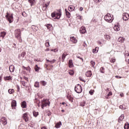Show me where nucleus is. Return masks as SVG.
<instances>
[{
	"mask_svg": "<svg viewBox=\"0 0 129 129\" xmlns=\"http://www.w3.org/2000/svg\"><path fill=\"white\" fill-rule=\"evenodd\" d=\"M62 16V13H61V9H58V12H54L51 13L52 18H54V20H59Z\"/></svg>",
	"mask_w": 129,
	"mask_h": 129,
	"instance_id": "1",
	"label": "nucleus"
},
{
	"mask_svg": "<svg viewBox=\"0 0 129 129\" xmlns=\"http://www.w3.org/2000/svg\"><path fill=\"white\" fill-rule=\"evenodd\" d=\"M15 38H16V39H18L20 43H22V42H23V40H22V36H21V29H18L15 30Z\"/></svg>",
	"mask_w": 129,
	"mask_h": 129,
	"instance_id": "2",
	"label": "nucleus"
},
{
	"mask_svg": "<svg viewBox=\"0 0 129 129\" xmlns=\"http://www.w3.org/2000/svg\"><path fill=\"white\" fill-rule=\"evenodd\" d=\"M5 17L7 21L9 22L10 24H12V22H14V15L13 14H10L7 12Z\"/></svg>",
	"mask_w": 129,
	"mask_h": 129,
	"instance_id": "3",
	"label": "nucleus"
},
{
	"mask_svg": "<svg viewBox=\"0 0 129 129\" xmlns=\"http://www.w3.org/2000/svg\"><path fill=\"white\" fill-rule=\"evenodd\" d=\"M47 99H43L41 101V108L42 109H44V107H46L47 105H50V102L48 101V102H47Z\"/></svg>",
	"mask_w": 129,
	"mask_h": 129,
	"instance_id": "4",
	"label": "nucleus"
},
{
	"mask_svg": "<svg viewBox=\"0 0 129 129\" xmlns=\"http://www.w3.org/2000/svg\"><path fill=\"white\" fill-rule=\"evenodd\" d=\"M75 91L77 92V93H81L82 92V87L80 84H78L75 87Z\"/></svg>",
	"mask_w": 129,
	"mask_h": 129,
	"instance_id": "5",
	"label": "nucleus"
},
{
	"mask_svg": "<svg viewBox=\"0 0 129 129\" xmlns=\"http://www.w3.org/2000/svg\"><path fill=\"white\" fill-rule=\"evenodd\" d=\"M8 123L7 118L5 117H2L0 119V124L1 125H6Z\"/></svg>",
	"mask_w": 129,
	"mask_h": 129,
	"instance_id": "6",
	"label": "nucleus"
},
{
	"mask_svg": "<svg viewBox=\"0 0 129 129\" xmlns=\"http://www.w3.org/2000/svg\"><path fill=\"white\" fill-rule=\"evenodd\" d=\"M108 13L106 16L104 17V20L106 21V22H107L108 23H112V21H113V19L111 18L109 19V16L108 15Z\"/></svg>",
	"mask_w": 129,
	"mask_h": 129,
	"instance_id": "7",
	"label": "nucleus"
},
{
	"mask_svg": "<svg viewBox=\"0 0 129 129\" xmlns=\"http://www.w3.org/2000/svg\"><path fill=\"white\" fill-rule=\"evenodd\" d=\"M86 32V28L85 26H83L80 28V33H81V34H85Z\"/></svg>",
	"mask_w": 129,
	"mask_h": 129,
	"instance_id": "8",
	"label": "nucleus"
},
{
	"mask_svg": "<svg viewBox=\"0 0 129 129\" xmlns=\"http://www.w3.org/2000/svg\"><path fill=\"white\" fill-rule=\"evenodd\" d=\"M11 106L13 109H16V106H17V101L16 100H13L12 102H11Z\"/></svg>",
	"mask_w": 129,
	"mask_h": 129,
	"instance_id": "9",
	"label": "nucleus"
},
{
	"mask_svg": "<svg viewBox=\"0 0 129 129\" xmlns=\"http://www.w3.org/2000/svg\"><path fill=\"white\" fill-rule=\"evenodd\" d=\"M123 21H127L129 19V14L127 13H125L123 14Z\"/></svg>",
	"mask_w": 129,
	"mask_h": 129,
	"instance_id": "10",
	"label": "nucleus"
},
{
	"mask_svg": "<svg viewBox=\"0 0 129 129\" xmlns=\"http://www.w3.org/2000/svg\"><path fill=\"white\" fill-rule=\"evenodd\" d=\"M23 118L25 120V122L29 121V117H28V114L27 113L23 114Z\"/></svg>",
	"mask_w": 129,
	"mask_h": 129,
	"instance_id": "11",
	"label": "nucleus"
},
{
	"mask_svg": "<svg viewBox=\"0 0 129 129\" xmlns=\"http://www.w3.org/2000/svg\"><path fill=\"white\" fill-rule=\"evenodd\" d=\"M114 30L116 32H118V31H119V30H120V26L119 25V24H118L116 25H115V26L114 27Z\"/></svg>",
	"mask_w": 129,
	"mask_h": 129,
	"instance_id": "12",
	"label": "nucleus"
},
{
	"mask_svg": "<svg viewBox=\"0 0 129 129\" xmlns=\"http://www.w3.org/2000/svg\"><path fill=\"white\" fill-rule=\"evenodd\" d=\"M69 67L70 68H73V67H74V64H73V60H72V59L69 60Z\"/></svg>",
	"mask_w": 129,
	"mask_h": 129,
	"instance_id": "13",
	"label": "nucleus"
},
{
	"mask_svg": "<svg viewBox=\"0 0 129 129\" xmlns=\"http://www.w3.org/2000/svg\"><path fill=\"white\" fill-rule=\"evenodd\" d=\"M21 107L22 108H27V102H26V101H23L22 102H21Z\"/></svg>",
	"mask_w": 129,
	"mask_h": 129,
	"instance_id": "14",
	"label": "nucleus"
},
{
	"mask_svg": "<svg viewBox=\"0 0 129 129\" xmlns=\"http://www.w3.org/2000/svg\"><path fill=\"white\" fill-rule=\"evenodd\" d=\"M65 12L67 18H68V19H70V17H71V14H70V12L67 11V9H65Z\"/></svg>",
	"mask_w": 129,
	"mask_h": 129,
	"instance_id": "15",
	"label": "nucleus"
},
{
	"mask_svg": "<svg viewBox=\"0 0 129 129\" xmlns=\"http://www.w3.org/2000/svg\"><path fill=\"white\" fill-rule=\"evenodd\" d=\"M92 75V73L91 72V71H88L86 73V76L87 77H91Z\"/></svg>",
	"mask_w": 129,
	"mask_h": 129,
	"instance_id": "16",
	"label": "nucleus"
},
{
	"mask_svg": "<svg viewBox=\"0 0 129 129\" xmlns=\"http://www.w3.org/2000/svg\"><path fill=\"white\" fill-rule=\"evenodd\" d=\"M75 10V7L72 5H71L69 7V12H73Z\"/></svg>",
	"mask_w": 129,
	"mask_h": 129,
	"instance_id": "17",
	"label": "nucleus"
},
{
	"mask_svg": "<svg viewBox=\"0 0 129 129\" xmlns=\"http://www.w3.org/2000/svg\"><path fill=\"white\" fill-rule=\"evenodd\" d=\"M6 35H7L6 32H5V31L2 32L0 34V37L1 38H3V39H4V37L6 36Z\"/></svg>",
	"mask_w": 129,
	"mask_h": 129,
	"instance_id": "18",
	"label": "nucleus"
},
{
	"mask_svg": "<svg viewBox=\"0 0 129 129\" xmlns=\"http://www.w3.org/2000/svg\"><path fill=\"white\" fill-rule=\"evenodd\" d=\"M123 118H124V115H123V114H121V115H120V116L118 118V122H120V121H121V120H123ZM119 120L120 121H119Z\"/></svg>",
	"mask_w": 129,
	"mask_h": 129,
	"instance_id": "19",
	"label": "nucleus"
},
{
	"mask_svg": "<svg viewBox=\"0 0 129 129\" xmlns=\"http://www.w3.org/2000/svg\"><path fill=\"white\" fill-rule=\"evenodd\" d=\"M117 41L118 42H120V43H123L124 39H123V38L122 37H120L118 38Z\"/></svg>",
	"mask_w": 129,
	"mask_h": 129,
	"instance_id": "20",
	"label": "nucleus"
},
{
	"mask_svg": "<svg viewBox=\"0 0 129 129\" xmlns=\"http://www.w3.org/2000/svg\"><path fill=\"white\" fill-rule=\"evenodd\" d=\"M48 6L46 3L43 4V7L42 8L43 11H46V10H47V8H48Z\"/></svg>",
	"mask_w": 129,
	"mask_h": 129,
	"instance_id": "21",
	"label": "nucleus"
},
{
	"mask_svg": "<svg viewBox=\"0 0 129 129\" xmlns=\"http://www.w3.org/2000/svg\"><path fill=\"white\" fill-rule=\"evenodd\" d=\"M61 124H62V123L61 122H60L59 123H57L55 126L56 128H59V127H60Z\"/></svg>",
	"mask_w": 129,
	"mask_h": 129,
	"instance_id": "22",
	"label": "nucleus"
},
{
	"mask_svg": "<svg viewBox=\"0 0 129 129\" xmlns=\"http://www.w3.org/2000/svg\"><path fill=\"white\" fill-rule=\"evenodd\" d=\"M28 3L30 4L31 6H34V4H35V0H28Z\"/></svg>",
	"mask_w": 129,
	"mask_h": 129,
	"instance_id": "23",
	"label": "nucleus"
},
{
	"mask_svg": "<svg viewBox=\"0 0 129 129\" xmlns=\"http://www.w3.org/2000/svg\"><path fill=\"white\" fill-rule=\"evenodd\" d=\"M33 116H35V117H37L38 115H39V112H36L35 111H33Z\"/></svg>",
	"mask_w": 129,
	"mask_h": 129,
	"instance_id": "24",
	"label": "nucleus"
},
{
	"mask_svg": "<svg viewBox=\"0 0 129 129\" xmlns=\"http://www.w3.org/2000/svg\"><path fill=\"white\" fill-rule=\"evenodd\" d=\"M34 69H35V72H39V70H40V68H39V67H38L37 64H36L35 66Z\"/></svg>",
	"mask_w": 129,
	"mask_h": 129,
	"instance_id": "25",
	"label": "nucleus"
},
{
	"mask_svg": "<svg viewBox=\"0 0 129 129\" xmlns=\"http://www.w3.org/2000/svg\"><path fill=\"white\" fill-rule=\"evenodd\" d=\"M8 92H9V93H10V94H13V93H14V92H15V90H14L13 89H9Z\"/></svg>",
	"mask_w": 129,
	"mask_h": 129,
	"instance_id": "26",
	"label": "nucleus"
},
{
	"mask_svg": "<svg viewBox=\"0 0 129 129\" xmlns=\"http://www.w3.org/2000/svg\"><path fill=\"white\" fill-rule=\"evenodd\" d=\"M61 58H62V62H64L65 60V58H66V54L64 53H63L61 55Z\"/></svg>",
	"mask_w": 129,
	"mask_h": 129,
	"instance_id": "27",
	"label": "nucleus"
},
{
	"mask_svg": "<svg viewBox=\"0 0 129 129\" xmlns=\"http://www.w3.org/2000/svg\"><path fill=\"white\" fill-rule=\"evenodd\" d=\"M124 129H129V123H125L124 126Z\"/></svg>",
	"mask_w": 129,
	"mask_h": 129,
	"instance_id": "28",
	"label": "nucleus"
},
{
	"mask_svg": "<svg viewBox=\"0 0 129 129\" xmlns=\"http://www.w3.org/2000/svg\"><path fill=\"white\" fill-rule=\"evenodd\" d=\"M40 84H42V85L43 86H46L47 82H46L45 81H40Z\"/></svg>",
	"mask_w": 129,
	"mask_h": 129,
	"instance_id": "29",
	"label": "nucleus"
},
{
	"mask_svg": "<svg viewBox=\"0 0 129 129\" xmlns=\"http://www.w3.org/2000/svg\"><path fill=\"white\" fill-rule=\"evenodd\" d=\"M35 87H36L37 88H39V83L38 82H36L34 84Z\"/></svg>",
	"mask_w": 129,
	"mask_h": 129,
	"instance_id": "30",
	"label": "nucleus"
},
{
	"mask_svg": "<svg viewBox=\"0 0 129 129\" xmlns=\"http://www.w3.org/2000/svg\"><path fill=\"white\" fill-rule=\"evenodd\" d=\"M104 37L106 40H109L110 39V36L108 35H105Z\"/></svg>",
	"mask_w": 129,
	"mask_h": 129,
	"instance_id": "31",
	"label": "nucleus"
},
{
	"mask_svg": "<svg viewBox=\"0 0 129 129\" xmlns=\"http://www.w3.org/2000/svg\"><path fill=\"white\" fill-rule=\"evenodd\" d=\"M100 72H101V73H104V68L101 67L100 69Z\"/></svg>",
	"mask_w": 129,
	"mask_h": 129,
	"instance_id": "32",
	"label": "nucleus"
},
{
	"mask_svg": "<svg viewBox=\"0 0 129 129\" xmlns=\"http://www.w3.org/2000/svg\"><path fill=\"white\" fill-rule=\"evenodd\" d=\"M31 28L34 30H34H35V31H38V27H35L34 25H32V26H31Z\"/></svg>",
	"mask_w": 129,
	"mask_h": 129,
	"instance_id": "33",
	"label": "nucleus"
},
{
	"mask_svg": "<svg viewBox=\"0 0 129 129\" xmlns=\"http://www.w3.org/2000/svg\"><path fill=\"white\" fill-rule=\"evenodd\" d=\"M45 46L46 47H50V42H49V41H48V40H46V42L45 43Z\"/></svg>",
	"mask_w": 129,
	"mask_h": 129,
	"instance_id": "34",
	"label": "nucleus"
},
{
	"mask_svg": "<svg viewBox=\"0 0 129 129\" xmlns=\"http://www.w3.org/2000/svg\"><path fill=\"white\" fill-rule=\"evenodd\" d=\"M90 63L92 65V67H94V65H95V62H94L93 60H91Z\"/></svg>",
	"mask_w": 129,
	"mask_h": 129,
	"instance_id": "35",
	"label": "nucleus"
},
{
	"mask_svg": "<svg viewBox=\"0 0 129 129\" xmlns=\"http://www.w3.org/2000/svg\"><path fill=\"white\" fill-rule=\"evenodd\" d=\"M10 72H14L15 71V67H13V68H11V67H10Z\"/></svg>",
	"mask_w": 129,
	"mask_h": 129,
	"instance_id": "36",
	"label": "nucleus"
},
{
	"mask_svg": "<svg viewBox=\"0 0 129 129\" xmlns=\"http://www.w3.org/2000/svg\"><path fill=\"white\" fill-rule=\"evenodd\" d=\"M96 49H97V47H96L95 49L93 50V53H94V54H96V53L98 52V50H96Z\"/></svg>",
	"mask_w": 129,
	"mask_h": 129,
	"instance_id": "37",
	"label": "nucleus"
},
{
	"mask_svg": "<svg viewBox=\"0 0 129 129\" xmlns=\"http://www.w3.org/2000/svg\"><path fill=\"white\" fill-rule=\"evenodd\" d=\"M50 64H54L56 62V59H53L52 60H49Z\"/></svg>",
	"mask_w": 129,
	"mask_h": 129,
	"instance_id": "38",
	"label": "nucleus"
},
{
	"mask_svg": "<svg viewBox=\"0 0 129 129\" xmlns=\"http://www.w3.org/2000/svg\"><path fill=\"white\" fill-rule=\"evenodd\" d=\"M86 104V102H85V101H83V102H82L81 103V106H85V104Z\"/></svg>",
	"mask_w": 129,
	"mask_h": 129,
	"instance_id": "39",
	"label": "nucleus"
},
{
	"mask_svg": "<svg viewBox=\"0 0 129 129\" xmlns=\"http://www.w3.org/2000/svg\"><path fill=\"white\" fill-rule=\"evenodd\" d=\"M68 98L70 100V101H71L72 102H73V98L69 96V97H68Z\"/></svg>",
	"mask_w": 129,
	"mask_h": 129,
	"instance_id": "40",
	"label": "nucleus"
},
{
	"mask_svg": "<svg viewBox=\"0 0 129 129\" xmlns=\"http://www.w3.org/2000/svg\"><path fill=\"white\" fill-rule=\"evenodd\" d=\"M108 16H109V19H114L113 18V15H112V14H108Z\"/></svg>",
	"mask_w": 129,
	"mask_h": 129,
	"instance_id": "41",
	"label": "nucleus"
},
{
	"mask_svg": "<svg viewBox=\"0 0 129 129\" xmlns=\"http://www.w3.org/2000/svg\"><path fill=\"white\" fill-rule=\"evenodd\" d=\"M6 80H11V76H7L6 77Z\"/></svg>",
	"mask_w": 129,
	"mask_h": 129,
	"instance_id": "42",
	"label": "nucleus"
},
{
	"mask_svg": "<svg viewBox=\"0 0 129 129\" xmlns=\"http://www.w3.org/2000/svg\"><path fill=\"white\" fill-rule=\"evenodd\" d=\"M25 55H26V52H23L21 53V57H23V58H24V57H25Z\"/></svg>",
	"mask_w": 129,
	"mask_h": 129,
	"instance_id": "43",
	"label": "nucleus"
},
{
	"mask_svg": "<svg viewBox=\"0 0 129 129\" xmlns=\"http://www.w3.org/2000/svg\"><path fill=\"white\" fill-rule=\"evenodd\" d=\"M114 62H115V59L114 58H111L110 59V62L111 63H114Z\"/></svg>",
	"mask_w": 129,
	"mask_h": 129,
	"instance_id": "44",
	"label": "nucleus"
},
{
	"mask_svg": "<svg viewBox=\"0 0 129 129\" xmlns=\"http://www.w3.org/2000/svg\"><path fill=\"white\" fill-rule=\"evenodd\" d=\"M69 73L70 75H71V76H73V75H74V71L70 72Z\"/></svg>",
	"mask_w": 129,
	"mask_h": 129,
	"instance_id": "45",
	"label": "nucleus"
},
{
	"mask_svg": "<svg viewBox=\"0 0 129 129\" xmlns=\"http://www.w3.org/2000/svg\"><path fill=\"white\" fill-rule=\"evenodd\" d=\"M119 108L121 109H125V107H123V105H120Z\"/></svg>",
	"mask_w": 129,
	"mask_h": 129,
	"instance_id": "46",
	"label": "nucleus"
},
{
	"mask_svg": "<svg viewBox=\"0 0 129 129\" xmlns=\"http://www.w3.org/2000/svg\"><path fill=\"white\" fill-rule=\"evenodd\" d=\"M72 41L73 42V43H77V40L75 38L74 39L72 40Z\"/></svg>",
	"mask_w": 129,
	"mask_h": 129,
	"instance_id": "47",
	"label": "nucleus"
},
{
	"mask_svg": "<svg viewBox=\"0 0 129 129\" xmlns=\"http://www.w3.org/2000/svg\"><path fill=\"white\" fill-rule=\"evenodd\" d=\"M79 79H80V81H82L83 82H86V81H85V80H83V79H82V78H81V77H79Z\"/></svg>",
	"mask_w": 129,
	"mask_h": 129,
	"instance_id": "48",
	"label": "nucleus"
},
{
	"mask_svg": "<svg viewBox=\"0 0 129 129\" xmlns=\"http://www.w3.org/2000/svg\"><path fill=\"white\" fill-rule=\"evenodd\" d=\"M22 16L23 17H27V14H26V12H23L22 14Z\"/></svg>",
	"mask_w": 129,
	"mask_h": 129,
	"instance_id": "49",
	"label": "nucleus"
},
{
	"mask_svg": "<svg viewBox=\"0 0 129 129\" xmlns=\"http://www.w3.org/2000/svg\"><path fill=\"white\" fill-rule=\"evenodd\" d=\"M51 114H52V113L50 111H48V112H47L48 116H50V115H51Z\"/></svg>",
	"mask_w": 129,
	"mask_h": 129,
	"instance_id": "50",
	"label": "nucleus"
},
{
	"mask_svg": "<svg viewBox=\"0 0 129 129\" xmlns=\"http://www.w3.org/2000/svg\"><path fill=\"white\" fill-rule=\"evenodd\" d=\"M26 70H27V71H29L30 72V71H31V68H30V67H27L26 68Z\"/></svg>",
	"mask_w": 129,
	"mask_h": 129,
	"instance_id": "51",
	"label": "nucleus"
},
{
	"mask_svg": "<svg viewBox=\"0 0 129 129\" xmlns=\"http://www.w3.org/2000/svg\"><path fill=\"white\" fill-rule=\"evenodd\" d=\"M111 95H112V92H109L107 94V96H111Z\"/></svg>",
	"mask_w": 129,
	"mask_h": 129,
	"instance_id": "52",
	"label": "nucleus"
},
{
	"mask_svg": "<svg viewBox=\"0 0 129 129\" xmlns=\"http://www.w3.org/2000/svg\"><path fill=\"white\" fill-rule=\"evenodd\" d=\"M23 78H24V79H25V80H26V81H29V78H27V77H24Z\"/></svg>",
	"mask_w": 129,
	"mask_h": 129,
	"instance_id": "53",
	"label": "nucleus"
},
{
	"mask_svg": "<svg viewBox=\"0 0 129 129\" xmlns=\"http://www.w3.org/2000/svg\"><path fill=\"white\" fill-rule=\"evenodd\" d=\"M89 93L91 95H93V91L92 90H90Z\"/></svg>",
	"mask_w": 129,
	"mask_h": 129,
	"instance_id": "54",
	"label": "nucleus"
},
{
	"mask_svg": "<svg viewBox=\"0 0 129 129\" xmlns=\"http://www.w3.org/2000/svg\"><path fill=\"white\" fill-rule=\"evenodd\" d=\"M17 91L20 92V86L17 85Z\"/></svg>",
	"mask_w": 129,
	"mask_h": 129,
	"instance_id": "55",
	"label": "nucleus"
},
{
	"mask_svg": "<svg viewBox=\"0 0 129 129\" xmlns=\"http://www.w3.org/2000/svg\"><path fill=\"white\" fill-rule=\"evenodd\" d=\"M77 57L78 59H80L81 60H82V62H83L84 59L82 57H80V56H77Z\"/></svg>",
	"mask_w": 129,
	"mask_h": 129,
	"instance_id": "56",
	"label": "nucleus"
},
{
	"mask_svg": "<svg viewBox=\"0 0 129 129\" xmlns=\"http://www.w3.org/2000/svg\"><path fill=\"white\" fill-rule=\"evenodd\" d=\"M97 43H98V45H100L101 46L102 44V43L100 41H98Z\"/></svg>",
	"mask_w": 129,
	"mask_h": 129,
	"instance_id": "57",
	"label": "nucleus"
},
{
	"mask_svg": "<svg viewBox=\"0 0 129 129\" xmlns=\"http://www.w3.org/2000/svg\"><path fill=\"white\" fill-rule=\"evenodd\" d=\"M83 46L84 47H87V44H86V43L85 42H84Z\"/></svg>",
	"mask_w": 129,
	"mask_h": 129,
	"instance_id": "58",
	"label": "nucleus"
},
{
	"mask_svg": "<svg viewBox=\"0 0 129 129\" xmlns=\"http://www.w3.org/2000/svg\"><path fill=\"white\" fill-rule=\"evenodd\" d=\"M71 39V41H72V40H74L75 39V37H74V36H72L70 37Z\"/></svg>",
	"mask_w": 129,
	"mask_h": 129,
	"instance_id": "59",
	"label": "nucleus"
},
{
	"mask_svg": "<svg viewBox=\"0 0 129 129\" xmlns=\"http://www.w3.org/2000/svg\"><path fill=\"white\" fill-rule=\"evenodd\" d=\"M115 78H117L118 79H119L121 78V77H120L119 76H116Z\"/></svg>",
	"mask_w": 129,
	"mask_h": 129,
	"instance_id": "60",
	"label": "nucleus"
},
{
	"mask_svg": "<svg viewBox=\"0 0 129 129\" xmlns=\"http://www.w3.org/2000/svg\"><path fill=\"white\" fill-rule=\"evenodd\" d=\"M22 84L23 86H26V83L25 82H22Z\"/></svg>",
	"mask_w": 129,
	"mask_h": 129,
	"instance_id": "61",
	"label": "nucleus"
},
{
	"mask_svg": "<svg viewBox=\"0 0 129 129\" xmlns=\"http://www.w3.org/2000/svg\"><path fill=\"white\" fill-rule=\"evenodd\" d=\"M53 52H58V49L57 48H55L53 49Z\"/></svg>",
	"mask_w": 129,
	"mask_h": 129,
	"instance_id": "62",
	"label": "nucleus"
},
{
	"mask_svg": "<svg viewBox=\"0 0 129 129\" xmlns=\"http://www.w3.org/2000/svg\"><path fill=\"white\" fill-rule=\"evenodd\" d=\"M102 0H95L96 3H99V2H101Z\"/></svg>",
	"mask_w": 129,
	"mask_h": 129,
	"instance_id": "63",
	"label": "nucleus"
},
{
	"mask_svg": "<svg viewBox=\"0 0 129 129\" xmlns=\"http://www.w3.org/2000/svg\"><path fill=\"white\" fill-rule=\"evenodd\" d=\"M41 129H47V128L46 127V126H44V127H42Z\"/></svg>",
	"mask_w": 129,
	"mask_h": 129,
	"instance_id": "64",
	"label": "nucleus"
}]
</instances>
